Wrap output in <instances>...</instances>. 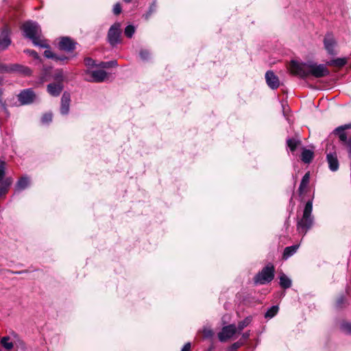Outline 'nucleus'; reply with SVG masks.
<instances>
[{"label":"nucleus","instance_id":"obj_1","mask_svg":"<svg viewBox=\"0 0 351 351\" xmlns=\"http://www.w3.org/2000/svg\"><path fill=\"white\" fill-rule=\"evenodd\" d=\"M289 69L293 75L301 78H306L310 75L320 78L327 76L330 73L326 65L317 64L313 61L300 62L292 60L290 63Z\"/></svg>","mask_w":351,"mask_h":351},{"label":"nucleus","instance_id":"obj_2","mask_svg":"<svg viewBox=\"0 0 351 351\" xmlns=\"http://www.w3.org/2000/svg\"><path fill=\"white\" fill-rule=\"evenodd\" d=\"M312 211L313 199L306 202L303 210L302 217L297 223V230L298 233L302 236H304L313 225L314 217L312 215Z\"/></svg>","mask_w":351,"mask_h":351},{"label":"nucleus","instance_id":"obj_3","mask_svg":"<svg viewBox=\"0 0 351 351\" xmlns=\"http://www.w3.org/2000/svg\"><path fill=\"white\" fill-rule=\"evenodd\" d=\"M21 30L23 36L30 39L34 45L44 47L42 40H40L41 29L36 22H25L21 26Z\"/></svg>","mask_w":351,"mask_h":351},{"label":"nucleus","instance_id":"obj_4","mask_svg":"<svg viewBox=\"0 0 351 351\" xmlns=\"http://www.w3.org/2000/svg\"><path fill=\"white\" fill-rule=\"evenodd\" d=\"M275 267L272 263H268L254 278L255 284L265 285L274 278Z\"/></svg>","mask_w":351,"mask_h":351},{"label":"nucleus","instance_id":"obj_5","mask_svg":"<svg viewBox=\"0 0 351 351\" xmlns=\"http://www.w3.org/2000/svg\"><path fill=\"white\" fill-rule=\"evenodd\" d=\"M83 75L84 80L92 83H101L104 82L108 77V73L99 68H95L92 70H84Z\"/></svg>","mask_w":351,"mask_h":351},{"label":"nucleus","instance_id":"obj_6","mask_svg":"<svg viewBox=\"0 0 351 351\" xmlns=\"http://www.w3.org/2000/svg\"><path fill=\"white\" fill-rule=\"evenodd\" d=\"M121 25L120 23H119V22L114 23L112 25H111V27H110V29L108 32L107 39H108L109 44L112 47L117 46L121 41Z\"/></svg>","mask_w":351,"mask_h":351},{"label":"nucleus","instance_id":"obj_7","mask_svg":"<svg viewBox=\"0 0 351 351\" xmlns=\"http://www.w3.org/2000/svg\"><path fill=\"white\" fill-rule=\"evenodd\" d=\"M351 128V124H346L337 127L333 130V133L338 135L341 143L346 147L349 157L351 158V137L348 138L345 132L346 129Z\"/></svg>","mask_w":351,"mask_h":351},{"label":"nucleus","instance_id":"obj_8","mask_svg":"<svg viewBox=\"0 0 351 351\" xmlns=\"http://www.w3.org/2000/svg\"><path fill=\"white\" fill-rule=\"evenodd\" d=\"M335 146L332 144H328L326 146V160L328 164L329 169L332 171H337L339 168V162L337 158V154L335 151H333Z\"/></svg>","mask_w":351,"mask_h":351},{"label":"nucleus","instance_id":"obj_9","mask_svg":"<svg viewBox=\"0 0 351 351\" xmlns=\"http://www.w3.org/2000/svg\"><path fill=\"white\" fill-rule=\"evenodd\" d=\"M71 95L68 91L63 92L59 107V112L63 117L69 114L71 110Z\"/></svg>","mask_w":351,"mask_h":351},{"label":"nucleus","instance_id":"obj_10","mask_svg":"<svg viewBox=\"0 0 351 351\" xmlns=\"http://www.w3.org/2000/svg\"><path fill=\"white\" fill-rule=\"evenodd\" d=\"M237 332V327L234 324H229L223 326L221 332L218 333L219 340L221 342H225L232 338Z\"/></svg>","mask_w":351,"mask_h":351},{"label":"nucleus","instance_id":"obj_11","mask_svg":"<svg viewBox=\"0 0 351 351\" xmlns=\"http://www.w3.org/2000/svg\"><path fill=\"white\" fill-rule=\"evenodd\" d=\"M17 97L21 105L30 104L36 98L35 93L31 88L22 90Z\"/></svg>","mask_w":351,"mask_h":351},{"label":"nucleus","instance_id":"obj_12","mask_svg":"<svg viewBox=\"0 0 351 351\" xmlns=\"http://www.w3.org/2000/svg\"><path fill=\"white\" fill-rule=\"evenodd\" d=\"M324 48L328 54L335 56L337 54L335 47L337 46V41L332 34L327 33L324 38Z\"/></svg>","mask_w":351,"mask_h":351},{"label":"nucleus","instance_id":"obj_13","mask_svg":"<svg viewBox=\"0 0 351 351\" xmlns=\"http://www.w3.org/2000/svg\"><path fill=\"white\" fill-rule=\"evenodd\" d=\"M45 58L51 59L56 62H60L61 64H64L70 60L71 58L64 55L56 54L51 51L49 45L45 43Z\"/></svg>","mask_w":351,"mask_h":351},{"label":"nucleus","instance_id":"obj_14","mask_svg":"<svg viewBox=\"0 0 351 351\" xmlns=\"http://www.w3.org/2000/svg\"><path fill=\"white\" fill-rule=\"evenodd\" d=\"M0 343L5 351H17L19 348L16 341L8 336L2 337Z\"/></svg>","mask_w":351,"mask_h":351},{"label":"nucleus","instance_id":"obj_15","mask_svg":"<svg viewBox=\"0 0 351 351\" xmlns=\"http://www.w3.org/2000/svg\"><path fill=\"white\" fill-rule=\"evenodd\" d=\"M76 43L69 37H62L59 42V49L65 51H72L75 49Z\"/></svg>","mask_w":351,"mask_h":351},{"label":"nucleus","instance_id":"obj_16","mask_svg":"<svg viewBox=\"0 0 351 351\" xmlns=\"http://www.w3.org/2000/svg\"><path fill=\"white\" fill-rule=\"evenodd\" d=\"M265 80L268 86L274 90L279 87L280 82L278 77L271 71H268L265 73Z\"/></svg>","mask_w":351,"mask_h":351},{"label":"nucleus","instance_id":"obj_17","mask_svg":"<svg viewBox=\"0 0 351 351\" xmlns=\"http://www.w3.org/2000/svg\"><path fill=\"white\" fill-rule=\"evenodd\" d=\"M64 88L62 83L53 82L47 86V92L53 97H58L60 95Z\"/></svg>","mask_w":351,"mask_h":351},{"label":"nucleus","instance_id":"obj_18","mask_svg":"<svg viewBox=\"0 0 351 351\" xmlns=\"http://www.w3.org/2000/svg\"><path fill=\"white\" fill-rule=\"evenodd\" d=\"M11 73H16L23 75H29L31 74L30 69L21 64H12Z\"/></svg>","mask_w":351,"mask_h":351},{"label":"nucleus","instance_id":"obj_19","mask_svg":"<svg viewBox=\"0 0 351 351\" xmlns=\"http://www.w3.org/2000/svg\"><path fill=\"white\" fill-rule=\"evenodd\" d=\"M300 247L299 244L293 245L291 246L286 247L283 251L282 259L287 260L289 258L292 256L296 253Z\"/></svg>","mask_w":351,"mask_h":351},{"label":"nucleus","instance_id":"obj_20","mask_svg":"<svg viewBox=\"0 0 351 351\" xmlns=\"http://www.w3.org/2000/svg\"><path fill=\"white\" fill-rule=\"evenodd\" d=\"M11 43L8 32L4 31L0 35V50H5Z\"/></svg>","mask_w":351,"mask_h":351},{"label":"nucleus","instance_id":"obj_21","mask_svg":"<svg viewBox=\"0 0 351 351\" xmlns=\"http://www.w3.org/2000/svg\"><path fill=\"white\" fill-rule=\"evenodd\" d=\"M279 280H280L279 284L282 288L286 289H289L291 287L292 281H291V278H289L284 273H281L279 275Z\"/></svg>","mask_w":351,"mask_h":351},{"label":"nucleus","instance_id":"obj_22","mask_svg":"<svg viewBox=\"0 0 351 351\" xmlns=\"http://www.w3.org/2000/svg\"><path fill=\"white\" fill-rule=\"evenodd\" d=\"M29 185V180L27 177H22L21 179L18 180V182L16 184V191L17 192H20L26 188L28 187Z\"/></svg>","mask_w":351,"mask_h":351},{"label":"nucleus","instance_id":"obj_23","mask_svg":"<svg viewBox=\"0 0 351 351\" xmlns=\"http://www.w3.org/2000/svg\"><path fill=\"white\" fill-rule=\"evenodd\" d=\"M13 180L12 178H6L0 186V197L6 194L8 191L9 187L12 185Z\"/></svg>","mask_w":351,"mask_h":351},{"label":"nucleus","instance_id":"obj_24","mask_svg":"<svg viewBox=\"0 0 351 351\" xmlns=\"http://www.w3.org/2000/svg\"><path fill=\"white\" fill-rule=\"evenodd\" d=\"M347 64V58H337L335 59L330 60L327 62L326 64L329 66H335L337 67H343Z\"/></svg>","mask_w":351,"mask_h":351},{"label":"nucleus","instance_id":"obj_25","mask_svg":"<svg viewBox=\"0 0 351 351\" xmlns=\"http://www.w3.org/2000/svg\"><path fill=\"white\" fill-rule=\"evenodd\" d=\"M252 322V316H247L243 320L239 322L238 325L237 327V332H241L245 328L248 326L251 322Z\"/></svg>","mask_w":351,"mask_h":351},{"label":"nucleus","instance_id":"obj_26","mask_svg":"<svg viewBox=\"0 0 351 351\" xmlns=\"http://www.w3.org/2000/svg\"><path fill=\"white\" fill-rule=\"evenodd\" d=\"M313 158V152L310 149H304L301 154V160L304 163H310Z\"/></svg>","mask_w":351,"mask_h":351},{"label":"nucleus","instance_id":"obj_27","mask_svg":"<svg viewBox=\"0 0 351 351\" xmlns=\"http://www.w3.org/2000/svg\"><path fill=\"white\" fill-rule=\"evenodd\" d=\"M157 10V1L156 0H154L152 1V3L150 4L148 10L143 15V17L145 20H148L150 16L156 12Z\"/></svg>","mask_w":351,"mask_h":351},{"label":"nucleus","instance_id":"obj_28","mask_svg":"<svg viewBox=\"0 0 351 351\" xmlns=\"http://www.w3.org/2000/svg\"><path fill=\"white\" fill-rule=\"evenodd\" d=\"M310 180V174L309 173H306L302 177L300 186H299V192L300 193H302L306 188L307 187Z\"/></svg>","mask_w":351,"mask_h":351},{"label":"nucleus","instance_id":"obj_29","mask_svg":"<svg viewBox=\"0 0 351 351\" xmlns=\"http://www.w3.org/2000/svg\"><path fill=\"white\" fill-rule=\"evenodd\" d=\"M84 65L86 69L84 70H92L95 68H97V63L95 60L91 58L86 57L84 60Z\"/></svg>","mask_w":351,"mask_h":351},{"label":"nucleus","instance_id":"obj_30","mask_svg":"<svg viewBox=\"0 0 351 351\" xmlns=\"http://www.w3.org/2000/svg\"><path fill=\"white\" fill-rule=\"evenodd\" d=\"M279 307L277 305H274L269 308L267 311L265 313V318L266 319H271L273 318L278 312Z\"/></svg>","mask_w":351,"mask_h":351},{"label":"nucleus","instance_id":"obj_31","mask_svg":"<svg viewBox=\"0 0 351 351\" xmlns=\"http://www.w3.org/2000/svg\"><path fill=\"white\" fill-rule=\"evenodd\" d=\"M300 141L294 138H288L287 144L291 152H293L297 147L300 144Z\"/></svg>","mask_w":351,"mask_h":351},{"label":"nucleus","instance_id":"obj_32","mask_svg":"<svg viewBox=\"0 0 351 351\" xmlns=\"http://www.w3.org/2000/svg\"><path fill=\"white\" fill-rule=\"evenodd\" d=\"M53 77L56 82L62 83L64 79L63 71L62 69L56 70L53 73Z\"/></svg>","mask_w":351,"mask_h":351},{"label":"nucleus","instance_id":"obj_33","mask_svg":"<svg viewBox=\"0 0 351 351\" xmlns=\"http://www.w3.org/2000/svg\"><path fill=\"white\" fill-rule=\"evenodd\" d=\"M139 56L143 61H148L151 58V53L148 49H142L139 51Z\"/></svg>","mask_w":351,"mask_h":351},{"label":"nucleus","instance_id":"obj_34","mask_svg":"<svg viewBox=\"0 0 351 351\" xmlns=\"http://www.w3.org/2000/svg\"><path fill=\"white\" fill-rule=\"evenodd\" d=\"M135 31H136V28L134 25H128L125 27V28L124 29V34L126 37L131 38L133 36V35L134 34Z\"/></svg>","mask_w":351,"mask_h":351},{"label":"nucleus","instance_id":"obj_35","mask_svg":"<svg viewBox=\"0 0 351 351\" xmlns=\"http://www.w3.org/2000/svg\"><path fill=\"white\" fill-rule=\"evenodd\" d=\"M202 332L203 334L204 338L205 339H210L214 335L213 330L210 327L204 326L202 328Z\"/></svg>","mask_w":351,"mask_h":351},{"label":"nucleus","instance_id":"obj_36","mask_svg":"<svg viewBox=\"0 0 351 351\" xmlns=\"http://www.w3.org/2000/svg\"><path fill=\"white\" fill-rule=\"evenodd\" d=\"M244 344V342L240 339L237 342L232 343L230 347L228 348L226 351H237V350Z\"/></svg>","mask_w":351,"mask_h":351},{"label":"nucleus","instance_id":"obj_37","mask_svg":"<svg viewBox=\"0 0 351 351\" xmlns=\"http://www.w3.org/2000/svg\"><path fill=\"white\" fill-rule=\"evenodd\" d=\"M341 330L346 334L351 335V323L342 322L340 326Z\"/></svg>","mask_w":351,"mask_h":351},{"label":"nucleus","instance_id":"obj_38","mask_svg":"<svg viewBox=\"0 0 351 351\" xmlns=\"http://www.w3.org/2000/svg\"><path fill=\"white\" fill-rule=\"evenodd\" d=\"M5 174V162L0 160V183L2 182Z\"/></svg>","mask_w":351,"mask_h":351},{"label":"nucleus","instance_id":"obj_39","mask_svg":"<svg viewBox=\"0 0 351 351\" xmlns=\"http://www.w3.org/2000/svg\"><path fill=\"white\" fill-rule=\"evenodd\" d=\"M12 64L0 63V71L3 73H11Z\"/></svg>","mask_w":351,"mask_h":351},{"label":"nucleus","instance_id":"obj_40","mask_svg":"<svg viewBox=\"0 0 351 351\" xmlns=\"http://www.w3.org/2000/svg\"><path fill=\"white\" fill-rule=\"evenodd\" d=\"M121 12V5L120 3H117L113 7V13L118 15Z\"/></svg>","mask_w":351,"mask_h":351},{"label":"nucleus","instance_id":"obj_41","mask_svg":"<svg viewBox=\"0 0 351 351\" xmlns=\"http://www.w3.org/2000/svg\"><path fill=\"white\" fill-rule=\"evenodd\" d=\"M110 67V62H100L97 64V68L100 69H107Z\"/></svg>","mask_w":351,"mask_h":351},{"label":"nucleus","instance_id":"obj_42","mask_svg":"<svg viewBox=\"0 0 351 351\" xmlns=\"http://www.w3.org/2000/svg\"><path fill=\"white\" fill-rule=\"evenodd\" d=\"M27 53H28L29 56H31L32 57H33L35 60H38L39 59V56L38 55V53L33 51V50H26L25 51Z\"/></svg>","mask_w":351,"mask_h":351},{"label":"nucleus","instance_id":"obj_43","mask_svg":"<svg viewBox=\"0 0 351 351\" xmlns=\"http://www.w3.org/2000/svg\"><path fill=\"white\" fill-rule=\"evenodd\" d=\"M345 302V298L343 295H340L337 300V306L341 308Z\"/></svg>","mask_w":351,"mask_h":351},{"label":"nucleus","instance_id":"obj_44","mask_svg":"<svg viewBox=\"0 0 351 351\" xmlns=\"http://www.w3.org/2000/svg\"><path fill=\"white\" fill-rule=\"evenodd\" d=\"M250 337V331H246L242 334L241 340L244 342V341L248 339Z\"/></svg>","mask_w":351,"mask_h":351},{"label":"nucleus","instance_id":"obj_45","mask_svg":"<svg viewBox=\"0 0 351 351\" xmlns=\"http://www.w3.org/2000/svg\"><path fill=\"white\" fill-rule=\"evenodd\" d=\"M181 351H191V343L188 342L185 343Z\"/></svg>","mask_w":351,"mask_h":351},{"label":"nucleus","instance_id":"obj_46","mask_svg":"<svg viewBox=\"0 0 351 351\" xmlns=\"http://www.w3.org/2000/svg\"><path fill=\"white\" fill-rule=\"evenodd\" d=\"M52 121V114L45 113V123H49Z\"/></svg>","mask_w":351,"mask_h":351},{"label":"nucleus","instance_id":"obj_47","mask_svg":"<svg viewBox=\"0 0 351 351\" xmlns=\"http://www.w3.org/2000/svg\"><path fill=\"white\" fill-rule=\"evenodd\" d=\"M108 62H110V67L117 65V61H109Z\"/></svg>","mask_w":351,"mask_h":351},{"label":"nucleus","instance_id":"obj_48","mask_svg":"<svg viewBox=\"0 0 351 351\" xmlns=\"http://www.w3.org/2000/svg\"><path fill=\"white\" fill-rule=\"evenodd\" d=\"M125 3H131L132 0H123Z\"/></svg>","mask_w":351,"mask_h":351},{"label":"nucleus","instance_id":"obj_49","mask_svg":"<svg viewBox=\"0 0 351 351\" xmlns=\"http://www.w3.org/2000/svg\"><path fill=\"white\" fill-rule=\"evenodd\" d=\"M213 348L211 346L209 348H208L206 351H213Z\"/></svg>","mask_w":351,"mask_h":351},{"label":"nucleus","instance_id":"obj_50","mask_svg":"<svg viewBox=\"0 0 351 351\" xmlns=\"http://www.w3.org/2000/svg\"><path fill=\"white\" fill-rule=\"evenodd\" d=\"M2 107H3V108L5 111L7 110L6 107H5V104H2Z\"/></svg>","mask_w":351,"mask_h":351},{"label":"nucleus","instance_id":"obj_51","mask_svg":"<svg viewBox=\"0 0 351 351\" xmlns=\"http://www.w3.org/2000/svg\"><path fill=\"white\" fill-rule=\"evenodd\" d=\"M282 107L283 108V114H285V108L283 104H282Z\"/></svg>","mask_w":351,"mask_h":351}]
</instances>
